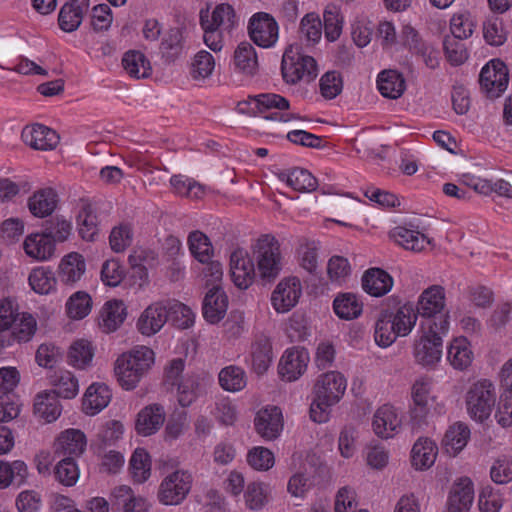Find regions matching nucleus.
<instances>
[{
    "instance_id": "1",
    "label": "nucleus",
    "mask_w": 512,
    "mask_h": 512,
    "mask_svg": "<svg viewBox=\"0 0 512 512\" xmlns=\"http://www.w3.org/2000/svg\"><path fill=\"white\" fill-rule=\"evenodd\" d=\"M154 363V352L146 346H137L123 353L115 361L114 373L119 385L125 390L137 387Z\"/></svg>"
},
{
    "instance_id": "2",
    "label": "nucleus",
    "mask_w": 512,
    "mask_h": 512,
    "mask_svg": "<svg viewBox=\"0 0 512 512\" xmlns=\"http://www.w3.org/2000/svg\"><path fill=\"white\" fill-rule=\"evenodd\" d=\"M421 334L416 338L413 356L419 365L433 367L442 356V335L449 329V321L441 317L440 322H425L421 324Z\"/></svg>"
},
{
    "instance_id": "3",
    "label": "nucleus",
    "mask_w": 512,
    "mask_h": 512,
    "mask_svg": "<svg viewBox=\"0 0 512 512\" xmlns=\"http://www.w3.org/2000/svg\"><path fill=\"white\" fill-rule=\"evenodd\" d=\"M289 101L275 93H265L250 97L238 104V110L253 115H263L267 120L289 122L298 119L299 115L289 111Z\"/></svg>"
},
{
    "instance_id": "4",
    "label": "nucleus",
    "mask_w": 512,
    "mask_h": 512,
    "mask_svg": "<svg viewBox=\"0 0 512 512\" xmlns=\"http://www.w3.org/2000/svg\"><path fill=\"white\" fill-rule=\"evenodd\" d=\"M252 249L261 279L272 281L277 278L283 268V256L278 240L269 234L262 235Z\"/></svg>"
},
{
    "instance_id": "5",
    "label": "nucleus",
    "mask_w": 512,
    "mask_h": 512,
    "mask_svg": "<svg viewBox=\"0 0 512 512\" xmlns=\"http://www.w3.org/2000/svg\"><path fill=\"white\" fill-rule=\"evenodd\" d=\"M495 402L496 388L487 379L471 384L465 394L467 413L476 422L482 423L490 417Z\"/></svg>"
},
{
    "instance_id": "6",
    "label": "nucleus",
    "mask_w": 512,
    "mask_h": 512,
    "mask_svg": "<svg viewBox=\"0 0 512 512\" xmlns=\"http://www.w3.org/2000/svg\"><path fill=\"white\" fill-rule=\"evenodd\" d=\"M281 72L287 84H296L300 81L311 82L318 74L314 58L300 53L298 48L293 45L285 49Z\"/></svg>"
},
{
    "instance_id": "7",
    "label": "nucleus",
    "mask_w": 512,
    "mask_h": 512,
    "mask_svg": "<svg viewBox=\"0 0 512 512\" xmlns=\"http://www.w3.org/2000/svg\"><path fill=\"white\" fill-rule=\"evenodd\" d=\"M193 484L192 474L185 469H177L168 473L161 481L158 491V501L163 505H179L190 493Z\"/></svg>"
},
{
    "instance_id": "8",
    "label": "nucleus",
    "mask_w": 512,
    "mask_h": 512,
    "mask_svg": "<svg viewBox=\"0 0 512 512\" xmlns=\"http://www.w3.org/2000/svg\"><path fill=\"white\" fill-rule=\"evenodd\" d=\"M446 297L445 289L440 285H432L426 288L419 296L417 303V314L427 318L426 322H440L441 317L449 319L445 311Z\"/></svg>"
},
{
    "instance_id": "9",
    "label": "nucleus",
    "mask_w": 512,
    "mask_h": 512,
    "mask_svg": "<svg viewBox=\"0 0 512 512\" xmlns=\"http://www.w3.org/2000/svg\"><path fill=\"white\" fill-rule=\"evenodd\" d=\"M481 89L487 97H500L507 89L509 82L508 69L500 60H491L481 70L479 76Z\"/></svg>"
},
{
    "instance_id": "10",
    "label": "nucleus",
    "mask_w": 512,
    "mask_h": 512,
    "mask_svg": "<svg viewBox=\"0 0 512 512\" xmlns=\"http://www.w3.org/2000/svg\"><path fill=\"white\" fill-rule=\"evenodd\" d=\"M250 39L259 47H273L279 37V27L276 20L268 13L254 14L248 24Z\"/></svg>"
},
{
    "instance_id": "11",
    "label": "nucleus",
    "mask_w": 512,
    "mask_h": 512,
    "mask_svg": "<svg viewBox=\"0 0 512 512\" xmlns=\"http://www.w3.org/2000/svg\"><path fill=\"white\" fill-rule=\"evenodd\" d=\"M301 295L302 285L299 278H283L271 294L272 307L277 313H287L296 306Z\"/></svg>"
},
{
    "instance_id": "12",
    "label": "nucleus",
    "mask_w": 512,
    "mask_h": 512,
    "mask_svg": "<svg viewBox=\"0 0 512 512\" xmlns=\"http://www.w3.org/2000/svg\"><path fill=\"white\" fill-rule=\"evenodd\" d=\"M169 318V301L162 300L151 303L140 314L136 327L144 336L158 333Z\"/></svg>"
},
{
    "instance_id": "13",
    "label": "nucleus",
    "mask_w": 512,
    "mask_h": 512,
    "mask_svg": "<svg viewBox=\"0 0 512 512\" xmlns=\"http://www.w3.org/2000/svg\"><path fill=\"white\" fill-rule=\"evenodd\" d=\"M257 434L266 441L277 439L283 430L282 411L277 406L259 410L254 419Z\"/></svg>"
},
{
    "instance_id": "14",
    "label": "nucleus",
    "mask_w": 512,
    "mask_h": 512,
    "mask_svg": "<svg viewBox=\"0 0 512 512\" xmlns=\"http://www.w3.org/2000/svg\"><path fill=\"white\" fill-rule=\"evenodd\" d=\"M309 359L304 348L292 347L285 350L278 365L279 375L289 382L297 380L306 371Z\"/></svg>"
},
{
    "instance_id": "15",
    "label": "nucleus",
    "mask_w": 512,
    "mask_h": 512,
    "mask_svg": "<svg viewBox=\"0 0 512 512\" xmlns=\"http://www.w3.org/2000/svg\"><path fill=\"white\" fill-rule=\"evenodd\" d=\"M230 273L235 286L247 289L255 277V265L244 249H236L230 256Z\"/></svg>"
},
{
    "instance_id": "16",
    "label": "nucleus",
    "mask_w": 512,
    "mask_h": 512,
    "mask_svg": "<svg viewBox=\"0 0 512 512\" xmlns=\"http://www.w3.org/2000/svg\"><path fill=\"white\" fill-rule=\"evenodd\" d=\"M402 419L397 410L385 404L379 407L373 416L372 428L374 433L383 439H389L399 433Z\"/></svg>"
},
{
    "instance_id": "17",
    "label": "nucleus",
    "mask_w": 512,
    "mask_h": 512,
    "mask_svg": "<svg viewBox=\"0 0 512 512\" xmlns=\"http://www.w3.org/2000/svg\"><path fill=\"white\" fill-rule=\"evenodd\" d=\"M347 388V380L338 371H329L318 376L314 385V394L339 402Z\"/></svg>"
},
{
    "instance_id": "18",
    "label": "nucleus",
    "mask_w": 512,
    "mask_h": 512,
    "mask_svg": "<svg viewBox=\"0 0 512 512\" xmlns=\"http://www.w3.org/2000/svg\"><path fill=\"white\" fill-rule=\"evenodd\" d=\"M36 330V319L31 314L22 312L9 328V333H0V347H8L14 343H26L32 339Z\"/></svg>"
},
{
    "instance_id": "19",
    "label": "nucleus",
    "mask_w": 512,
    "mask_h": 512,
    "mask_svg": "<svg viewBox=\"0 0 512 512\" xmlns=\"http://www.w3.org/2000/svg\"><path fill=\"white\" fill-rule=\"evenodd\" d=\"M23 142L35 150H53L59 143L56 131L41 124L26 126L21 133Z\"/></svg>"
},
{
    "instance_id": "20",
    "label": "nucleus",
    "mask_w": 512,
    "mask_h": 512,
    "mask_svg": "<svg viewBox=\"0 0 512 512\" xmlns=\"http://www.w3.org/2000/svg\"><path fill=\"white\" fill-rule=\"evenodd\" d=\"M85 271L84 257L77 252H70L59 263L58 278L62 284L74 286L84 276Z\"/></svg>"
},
{
    "instance_id": "21",
    "label": "nucleus",
    "mask_w": 512,
    "mask_h": 512,
    "mask_svg": "<svg viewBox=\"0 0 512 512\" xmlns=\"http://www.w3.org/2000/svg\"><path fill=\"white\" fill-rule=\"evenodd\" d=\"M474 499L472 483L469 479H460L450 491L445 512H468Z\"/></svg>"
},
{
    "instance_id": "22",
    "label": "nucleus",
    "mask_w": 512,
    "mask_h": 512,
    "mask_svg": "<svg viewBox=\"0 0 512 512\" xmlns=\"http://www.w3.org/2000/svg\"><path fill=\"white\" fill-rule=\"evenodd\" d=\"M228 308V297L221 287L209 289L203 301V316L211 324L224 318Z\"/></svg>"
},
{
    "instance_id": "23",
    "label": "nucleus",
    "mask_w": 512,
    "mask_h": 512,
    "mask_svg": "<svg viewBox=\"0 0 512 512\" xmlns=\"http://www.w3.org/2000/svg\"><path fill=\"white\" fill-rule=\"evenodd\" d=\"M438 455L436 443L427 437H420L411 450L412 466L419 471L432 467Z\"/></svg>"
},
{
    "instance_id": "24",
    "label": "nucleus",
    "mask_w": 512,
    "mask_h": 512,
    "mask_svg": "<svg viewBox=\"0 0 512 512\" xmlns=\"http://www.w3.org/2000/svg\"><path fill=\"white\" fill-rule=\"evenodd\" d=\"M363 290L371 296L386 295L393 287V278L381 268H370L362 276Z\"/></svg>"
},
{
    "instance_id": "25",
    "label": "nucleus",
    "mask_w": 512,
    "mask_h": 512,
    "mask_svg": "<svg viewBox=\"0 0 512 512\" xmlns=\"http://www.w3.org/2000/svg\"><path fill=\"white\" fill-rule=\"evenodd\" d=\"M251 365L258 375L264 374L272 362V346L269 337L264 334L256 335L251 344Z\"/></svg>"
},
{
    "instance_id": "26",
    "label": "nucleus",
    "mask_w": 512,
    "mask_h": 512,
    "mask_svg": "<svg viewBox=\"0 0 512 512\" xmlns=\"http://www.w3.org/2000/svg\"><path fill=\"white\" fill-rule=\"evenodd\" d=\"M234 70L247 76H254L259 69V61L255 48L249 42H241L233 54Z\"/></svg>"
},
{
    "instance_id": "27",
    "label": "nucleus",
    "mask_w": 512,
    "mask_h": 512,
    "mask_svg": "<svg viewBox=\"0 0 512 512\" xmlns=\"http://www.w3.org/2000/svg\"><path fill=\"white\" fill-rule=\"evenodd\" d=\"M431 383L426 378H420L412 386L413 408L411 418L417 424L421 423L429 412Z\"/></svg>"
},
{
    "instance_id": "28",
    "label": "nucleus",
    "mask_w": 512,
    "mask_h": 512,
    "mask_svg": "<svg viewBox=\"0 0 512 512\" xmlns=\"http://www.w3.org/2000/svg\"><path fill=\"white\" fill-rule=\"evenodd\" d=\"M58 202V195L52 188H42L33 193L28 200V208L35 217L44 218L52 214Z\"/></svg>"
},
{
    "instance_id": "29",
    "label": "nucleus",
    "mask_w": 512,
    "mask_h": 512,
    "mask_svg": "<svg viewBox=\"0 0 512 512\" xmlns=\"http://www.w3.org/2000/svg\"><path fill=\"white\" fill-rule=\"evenodd\" d=\"M76 217L78 232L85 241H94L98 234L97 216L92 204L86 199H80Z\"/></svg>"
},
{
    "instance_id": "30",
    "label": "nucleus",
    "mask_w": 512,
    "mask_h": 512,
    "mask_svg": "<svg viewBox=\"0 0 512 512\" xmlns=\"http://www.w3.org/2000/svg\"><path fill=\"white\" fill-rule=\"evenodd\" d=\"M164 420L165 412L163 407L158 404L149 405L139 412L136 429L139 434L149 436L160 429Z\"/></svg>"
},
{
    "instance_id": "31",
    "label": "nucleus",
    "mask_w": 512,
    "mask_h": 512,
    "mask_svg": "<svg viewBox=\"0 0 512 512\" xmlns=\"http://www.w3.org/2000/svg\"><path fill=\"white\" fill-rule=\"evenodd\" d=\"M391 237L406 250L421 252L431 244V240L417 230L397 226L391 231Z\"/></svg>"
},
{
    "instance_id": "32",
    "label": "nucleus",
    "mask_w": 512,
    "mask_h": 512,
    "mask_svg": "<svg viewBox=\"0 0 512 512\" xmlns=\"http://www.w3.org/2000/svg\"><path fill=\"white\" fill-rule=\"evenodd\" d=\"M111 400V391L105 384L94 383L88 387L83 398V411L95 415L102 411Z\"/></svg>"
},
{
    "instance_id": "33",
    "label": "nucleus",
    "mask_w": 512,
    "mask_h": 512,
    "mask_svg": "<svg viewBox=\"0 0 512 512\" xmlns=\"http://www.w3.org/2000/svg\"><path fill=\"white\" fill-rule=\"evenodd\" d=\"M278 178L289 187L298 192H312L316 190L318 182L306 169L293 168L278 173Z\"/></svg>"
},
{
    "instance_id": "34",
    "label": "nucleus",
    "mask_w": 512,
    "mask_h": 512,
    "mask_svg": "<svg viewBox=\"0 0 512 512\" xmlns=\"http://www.w3.org/2000/svg\"><path fill=\"white\" fill-rule=\"evenodd\" d=\"M25 253L36 260L45 261L54 253V243L46 233H34L24 241Z\"/></svg>"
},
{
    "instance_id": "35",
    "label": "nucleus",
    "mask_w": 512,
    "mask_h": 512,
    "mask_svg": "<svg viewBox=\"0 0 512 512\" xmlns=\"http://www.w3.org/2000/svg\"><path fill=\"white\" fill-rule=\"evenodd\" d=\"M111 495L117 504L122 506L123 512H149L148 501L144 497L136 495L129 486L115 487Z\"/></svg>"
},
{
    "instance_id": "36",
    "label": "nucleus",
    "mask_w": 512,
    "mask_h": 512,
    "mask_svg": "<svg viewBox=\"0 0 512 512\" xmlns=\"http://www.w3.org/2000/svg\"><path fill=\"white\" fill-rule=\"evenodd\" d=\"M200 23L208 28L213 26L230 32L236 24L234 9L227 3L219 4L214 8L210 18L208 15L201 13Z\"/></svg>"
},
{
    "instance_id": "37",
    "label": "nucleus",
    "mask_w": 512,
    "mask_h": 512,
    "mask_svg": "<svg viewBox=\"0 0 512 512\" xmlns=\"http://www.w3.org/2000/svg\"><path fill=\"white\" fill-rule=\"evenodd\" d=\"M122 301H108L102 307L99 316V326L106 333L115 331L125 320L126 311Z\"/></svg>"
},
{
    "instance_id": "38",
    "label": "nucleus",
    "mask_w": 512,
    "mask_h": 512,
    "mask_svg": "<svg viewBox=\"0 0 512 512\" xmlns=\"http://www.w3.org/2000/svg\"><path fill=\"white\" fill-rule=\"evenodd\" d=\"M473 356L471 345L465 337L455 338L448 346L447 359L457 370H464L469 367L473 361Z\"/></svg>"
},
{
    "instance_id": "39",
    "label": "nucleus",
    "mask_w": 512,
    "mask_h": 512,
    "mask_svg": "<svg viewBox=\"0 0 512 512\" xmlns=\"http://www.w3.org/2000/svg\"><path fill=\"white\" fill-rule=\"evenodd\" d=\"M377 87L384 97L397 99L404 93L406 85L402 74L390 69L379 73Z\"/></svg>"
},
{
    "instance_id": "40",
    "label": "nucleus",
    "mask_w": 512,
    "mask_h": 512,
    "mask_svg": "<svg viewBox=\"0 0 512 512\" xmlns=\"http://www.w3.org/2000/svg\"><path fill=\"white\" fill-rule=\"evenodd\" d=\"M58 396L50 390L39 393L34 402V412L46 422L55 421L61 414L62 407Z\"/></svg>"
},
{
    "instance_id": "41",
    "label": "nucleus",
    "mask_w": 512,
    "mask_h": 512,
    "mask_svg": "<svg viewBox=\"0 0 512 512\" xmlns=\"http://www.w3.org/2000/svg\"><path fill=\"white\" fill-rule=\"evenodd\" d=\"M85 434L78 429H68L57 439V449L69 457L80 456L86 449Z\"/></svg>"
},
{
    "instance_id": "42",
    "label": "nucleus",
    "mask_w": 512,
    "mask_h": 512,
    "mask_svg": "<svg viewBox=\"0 0 512 512\" xmlns=\"http://www.w3.org/2000/svg\"><path fill=\"white\" fill-rule=\"evenodd\" d=\"M470 438V429L462 422L450 426L443 438V446L450 455H457L467 445Z\"/></svg>"
},
{
    "instance_id": "43",
    "label": "nucleus",
    "mask_w": 512,
    "mask_h": 512,
    "mask_svg": "<svg viewBox=\"0 0 512 512\" xmlns=\"http://www.w3.org/2000/svg\"><path fill=\"white\" fill-rule=\"evenodd\" d=\"M50 383L53 387L50 391L64 399H72L79 392L78 380L70 371L55 372L50 378Z\"/></svg>"
},
{
    "instance_id": "44",
    "label": "nucleus",
    "mask_w": 512,
    "mask_h": 512,
    "mask_svg": "<svg viewBox=\"0 0 512 512\" xmlns=\"http://www.w3.org/2000/svg\"><path fill=\"white\" fill-rule=\"evenodd\" d=\"M28 477V467L21 460L12 463L0 460V489L7 488L13 481L18 485L25 483Z\"/></svg>"
},
{
    "instance_id": "45",
    "label": "nucleus",
    "mask_w": 512,
    "mask_h": 512,
    "mask_svg": "<svg viewBox=\"0 0 512 512\" xmlns=\"http://www.w3.org/2000/svg\"><path fill=\"white\" fill-rule=\"evenodd\" d=\"M221 388L228 392L241 391L247 384L245 371L237 365H229L222 368L218 374Z\"/></svg>"
},
{
    "instance_id": "46",
    "label": "nucleus",
    "mask_w": 512,
    "mask_h": 512,
    "mask_svg": "<svg viewBox=\"0 0 512 512\" xmlns=\"http://www.w3.org/2000/svg\"><path fill=\"white\" fill-rule=\"evenodd\" d=\"M398 336L392 322V313L388 310L382 311L375 324V342L380 347H388L394 343Z\"/></svg>"
},
{
    "instance_id": "47",
    "label": "nucleus",
    "mask_w": 512,
    "mask_h": 512,
    "mask_svg": "<svg viewBox=\"0 0 512 512\" xmlns=\"http://www.w3.org/2000/svg\"><path fill=\"white\" fill-rule=\"evenodd\" d=\"M122 65L125 71L136 79L147 78L151 74L150 62L139 51L126 52L122 59Z\"/></svg>"
},
{
    "instance_id": "48",
    "label": "nucleus",
    "mask_w": 512,
    "mask_h": 512,
    "mask_svg": "<svg viewBox=\"0 0 512 512\" xmlns=\"http://www.w3.org/2000/svg\"><path fill=\"white\" fill-rule=\"evenodd\" d=\"M363 305L357 296L352 293H344L337 296L333 301L335 314L345 320L355 319L362 313Z\"/></svg>"
},
{
    "instance_id": "49",
    "label": "nucleus",
    "mask_w": 512,
    "mask_h": 512,
    "mask_svg": "<svg viewBox=\"0 0 512 512\" xmlns=\"http://www.w3.org/2000/svg\"><path fill=\"white\" fill-rule=\"evenodd\" d=\"M188 247L193 257L201 263H208L214 255L210 239L199 230L189 234Z\"/></svg>"
},
{
    "instance_id": "50",
    "label": "nucleus",
    "mask_w": 512,
    "mask_h": 512,
    "mask_svg": "<svg viewBox=\"0 0 512 512\" xmlns=\"http://www.w3.org/2000/svg\"><path fill=\"white\" fill-rule=\"evenodd\" d=\"M94 357V349L91 343L81 339L75 341L68 352V363L77 369L87 368Z\"/></svg>"
},
{
    "instance_id": "51",
    "label": "nucleus",
    "mask_w": 512,
    "mask_h": 512,
    "mask_svg": "<svg viewBox=\"0 0 512 512\" xmlns=\"http://www.w3.org/2000/svg\"><path fill=\"white\" fill-rule=\"evenodd\" d=\"M129 470L136 483H144L151 474V462L148 453L141 448L134 451L129 463Z\"/></svg>"
},
{
    "instance_id": "52",
    "label": "nucleus",
    "mask_w": 512,
    "mask_h": 512,
    "mask_svg": "<svg viewBox=\"0 0 512 512\" xmlns=\"http://www.w3.org/2000/svg\"><path fill=\"white\" fill-rule=\"evenodd\" d=\"M270 488L262 482H251L244 492L245 504L250 510L262 509L269 500Z\"/></svg>"
},
{
    "instance_id": "53",
    "label": "nucleus",
    "mask_w": 512,
    "mask_h": 512,
    "mask_svg": "<svg viewBox=\"0 0 512 512\" xmlns=\"http://www.w3.org/2000/svg\"><path fill=\"white\" fill-rule=\"evenodd\" d=\"M417 319L418 314L410 304L400 306L397 312L392 314V322L399 336H407L414 328Z\"/></svg>"
},
{
    "instance_id": "54",
    "label": "nucleus",
    "mask_w": 512,
    "mask_h": 512,
    "mask_svg": "<svg viewBox=\"0 0 512 512\" xmlns=\"http://www.w3.org/2000/svg\"><path fill=\"white\" fill-rule=\"evenodd\" d=\"M160 50L163 57L169 62L174 61L181 55L183 35L179 28H172L164 35Z\"/></svg>"
},
{
    "instance_id": "55",
    "label": "nucleus",
    "mask_w": 512,
    "mask_h": 512,
    "mask_svg": "<svg viewBox=\"0 0 512 512\" xmlns=\"http://www.w3.org/2000/svg\"><path fill=\"white\" fill-rule=\"evenodd\" d=\"M215 68V59L211 53L201 50L195 54L190 67V75L194 80H204L211 76Z\"/></svg>"
},
{
    "instance_id": "56",
    "label": "nucleus",
    "mask_w": 512,
    "mask_h": 512,
    "mask_svg": "<svg viewBox=\"0 0 512 512\" xmlns=\"http://www.w3.org/2000/svg\"><path fill=\"white\" fill-rule=\"evenodd\" d=\"M199 378L194 375L187 376L178 384V402L182 407H189L200 395Z\"/></svg>"
},
{
    "instance_id": "57",
    "label": "nucleus",
    "mask_w": 512,
    "mask_h": 512,
    "mask_svg": "<svg viewBox=\"0 0 512 512\" xmlns=\"http://www.w3.org/2000/svg\"><path fill=\"white\" fill-rule=\"evenodd\" d=\"M28 280L31 288L39 294L50 293L56 285L53 272L43 267L32 270Z\"/></svg>"
},
{
    "instance_id": "58",
    "label": "nucleus",
    "mask_w": 512,
    "mask_h": 512,
    "mask_svg": "<svg viewBox=\"0 0 512 512\" xmlns=\"http://www.w3.org/2000/svg\"><path fill=\"white\" fill-rule=\"evenodd\" d=\"M483 37L487 44L491 46H501L507 40L503 21L499 17L488 18L483 23Z\"/></svg>"
},
{
    "instance_id": "59",
    "label": "nucleus",
    "mask_w": 512,
    "mask_h": 512,
    "mask_svg": "<svg viewBox=\"0 0 512 512\" xmlns=\"http://www.w3.org/2000/svg\"><path fill=\"white\" fill-rule=\"evenodd\" d=\"M490 478L498 485L512 482V457L507 455L497 457L490 467Z\"/></svg>"
},
{
    "instance_id": "60",
    "label": "nucleus",
    "mask_w": 512,
    "mask_h": 512,
    "mask_svg": "<svg viewBox=\"0 0 512 512\" xmlns=\"http://www.w3.org/2000/svg\"><path fill=\"white\" fill-rule=\"evenodd\" d=\"M91 305L90 296L86 292L78 291L68 299L66 311L70 318L82 319L89 314Z\"/></svg>"
},
{
    "instance_id": "61",
    "label": "nucleus",
    "mask_w": 512,
    "mask_h": 512,
    "mask_svg": "<svg viewBox=\"0 0 512 512\" xmlns=\"http://www.w3.org/2000/svg\"><path fill=\"white\" fill-rule=\"evenodd\" d=\"M87 11L78 6L72 7L70 4H64L59 12L58 22L60 28L65 32L75 31L82 23L83 17Z\"/></svg>"
},
{
    "instance_id": "62",
    "label": "nucleus",
    "mask_w": 512,
    "mask_h": 512,
    "mask_svg": "<svg viewBox=\"0 0 512 512\" xmlns=\"http://www.w3.org/2000/svg\"><path fill=\"white\" fill-rule=\"evenodd\" d=\"M324 33L329 41L339 38L343 28V18L336 6H328L323 13Z\"/></svg>"
},
{
    "instance_id": "63",
    "label": "nucleus",
    "mask_w": 512,
    "mask_h": 512,
    "mask_svg": "<svg viewBox=\"0 0 512 512\" xmlns=\"http://www.w3.org/2000/svg\"><path fill=\"white\" fill-rule=\"evenodd\" d=\"M461 40L455 36H446L443 41L446 58L454 66L461 65L468 59V51Z\"/></svg>"
},
{
    "instance_id": "64",
    "label": "nucleus",
    "mask_w": 512,
    "mask_h": 512,
    "mask_svg": "<svg viewBox=\"0 0 512 512\" xmlns=\"http://www.w3.org/2000/svg\"><path fill=\"white\" fill-rule=\"evenodd\" d=\"M320 93L325 99H334L343 89V79L337 71H327L322 75L320 82Z\"/></svg>"
}]
</instances>
